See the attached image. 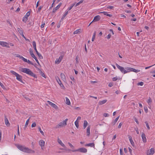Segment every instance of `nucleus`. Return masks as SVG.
I'll use <instances>...</instances> for the list:
<instances>
[{
  "label": "nucleus",
  "mask_w": 155,
  "mask_h": 155,
  "mask_svg": "<svg viewBox=\"0 0 155 155\" xmlns=\"http://www.w3.org/2000/svg\"><path fill=\"white\" fill-rule=\"evenodd\" d=\"M16 146L19 149L24 152L28 153H35L34 150L22 145L17 144H16Z\"/></svg>",
  "instance_id": "1"
},
{
  "label": "nucleus",
  "mask_w": 155,
  "mask_h": 155,
  "mask_svg": "<svg viewBox=\"0 0 155 155\" xmlns=\"http://www.w3.org/2000/svg\"><path fill=\"white\" fill-rule=\"evenodd\" d=\"M21 71L35 78H37L36 76L30 69L27 68H21Z\"/></svg>",
  "instance_id": "2"
},
{
  "label": "nucleus",
  "mask_w": 155,
  "mask_h": 155,
  "mask_svg": "<svg viewBox=\"0 0 155 155\" xmlns=\"http://www.w3.org/2000/svg\"><path fill=\"white\" fill-rule=\"evenodd\" d=\"M32 44L33 46V48H34V49L35 50L37 54L38 55V56L39 58L41 59H42L43 58V57L41 55V54L38 53V51H37V50L36 49V43L35 41H34L32 42Z\"/></svg>",
  "instance_id": "3"
},
{
  "label": "nucleus",
  "mask_w": 155,
  "mask_h": 155,
  "mask_svg": "<svg viewBox=\"0 0 155 155\" xmlns=\"http://www.w3.org/2000/svg\"><path fill=\"white\" fill-rule=\"evenodd\" d=\"M116 65L117 68L119 70H120L122 73H124V74L127 73V72L126 71V70L125 69V68H124V67L120 66L117 64H116Z\"/></svg>",
  "instance_id": "4"
},
{
  "label": "nucleus",
  "mask_w": 155,
  "mask_h": 155,
  "mask_svg": "<svg viewBox=\"0 0 155 155\" xmlns=\"http://www.w3.org/2000/svg\"><path fill=\"white\" fill-rule=\"evenodd\" d=\"M68 120V119L66 118L65 120L62 121V122H60L59 124V127H65L67 125V122Z\"/></svg>",
  "instance_id": "5"
},
{
  "label": "nucleus",
  "mask_w": 155,
  "mask_h": 155,
  "mask_svg": "<svg viewBox=\"0 0 155 155\" xmlns=\"http://www.w3.org/2000/svg\"><path fill=\"white\" fill-rule=\"evenodd\" d=\"M29 52L31 56L35 60L36 62L38 64H39L37 58L35 57V56L33 53V51L31 48H30L29 49Z\"/></svg>",
  "instance_id": "6"
},
{
  "label": "nucleus",
  "mask_w": 155,
  "mask_h": 155,
  "mask_svg": "<svg viewBox=\"0 0 155 155\" xmlns=\"http://www.w3.org/2000/svg\"><path fill=\"white\" fill-rule=\"evenodd\" d=\"M78 151H79V152L81 153H86L87 152V150L86 148H81L79 149L78 150H72L73 152H75Z\"/></svg>",
  "instance_id": "7"
},
{
  "label": "nucleus",
  "mask_w": 155,
  "mask_h": 155,
  "mask_svg": "<svg viewBox=\"0 0 155 155\" xmlns=\"http://www.w3.org/2000/svg\"><path fill=\"white\" fill-rule=\"evenodd\" d=\"M155 153L154 149L153 148H151L147 151V155H153Z\"/></svg>",
  "instance_id": "8"
},
{
  "label": "nucleus",
  "mask_w": 155,
  "mask_h": 155,
  "mask_svg": "<svg viewBox=\"0 0 155 155\" xmlns=\"http://www.w3.org/2000/svg\"><path fill=\"white\" fill-rule=\"evenodd\" d=\"M0 45H1L3 47H6L8 48H10L8 44L5 42L0 41Z\"/></svg>",
  "instance_id": "9"
},
{
  "label": "nucleus",
  "mask_w": 155,
  "mask_h": 155,
  "mask_svg": "<svg viewBox=\"0 0 155 155\" xmlns=\"http://www.w3.org/2000/svg\"><path fill=\"white\" fill-rule=\"evenodd\" d=\"M59 144L60 145H61V146H62L63 147L62 149L60 148V149L64 150H68V149H67V147L65 146L64 144L62 142L61 140H59Z\"/></svg>",
  "instance_id": "10"
},
{
  "label": "nucleus",
  "mask_w": 155,
  "mask_h": 155,
  "mask_svg": "<svg viewBox=\"0 0 155 155\" xmlns=\"http://www.w3.org/2000/svg\"><path fill=\"white\" fill-rule=\"evenodd\" d=\"M47 102L48 103V104L51 105L52 107L53 108H54L56 109H58L57 106L55 104L52 103L51 102L48 101H47Z\"/></svg>",
  "instance_id": "11"
},
{
  "label": "nucleus",
  "mask_w": 155,
  "mask_h": 155,
  "mask_svg": "<svg viewBox=\"0 0 155 155\" xmlns=\"http://www.w3.org/2000/svg\"><path fill=\"white\" fill-rule=\"evenodd\" d=\"M39 145L41 146V149L43 150V148L44 147L45 144V142L43 140H41L39 142Z\"/></svg>",
  "instance_id": "12"
},
{
  "label": "nucleus",
  "mask_w": 155,
  "mask_h": 155,
  "mask_svg": "<svg viewBox=\"0 0 155 155\" xmlns=\"http://www.w3.org/2000/svg\"><path fill=\"white\" fill-rule=\"evenodd\" d=\"M65 53L63 52H62L61 53L59 57V63L60 62L61 60H62L64 56V55Z\"/></svg>",
  "instance_id": "13"
},
{
  "label": "nucleus",
  "mask_w": 155,
  "mask_h": 155,
  "mask_svg": "<svg viewBox=\"0 0 155 155\" xmlns=\"http://www.w3.org/2000/svg\"><path fill=\"white\" fill-rule=\"evenodd\" d=\"M101 18V16L99 15H97L94 17L92 22H96L99 21Z\"/></svg>",
  "instance_id": "14"
},
{
  "label": "nucleus",
  "mask_w": 155,
  "mask_h": 155,
  "mask_svg": "<svg viewBox=\"0 0 155 155\" xmlns=\"http://www.w3.org/2000/svg\"><path fill=\"white\" fill-rule=\"evenodd\" d=\"M141 137L143 142L144 143H146L147 142V139L144 133H142Z\"/></svg>",
  "instance_id": "15"
},
{
  "label": "nucleus",
  "mask_w": 155,
  "mask_h": 155,
  "mask_svg": "<svg viewBox=\"0 0 155 155\" xmlns=\"http://www.w3.org/2000/svg\"><path fill=\"white\" fill-rule=\"evenodd\" d=\"M16 79L19 81L22 82V77L21 75H20L18 74H17V75L16 76Z\"/></svg>",
  "instance_id": "16"
},
{
  "label": "nucleus",
  "mask_w": 155,
  "mask_h": 155,
  "mask_svg": "<svg viewBox=\"0 0 155 155\" xmlns=\"http://www.w3.org/2000/svg\"><path fill=\"white\" fill-rule=\"evenodd\" d=\"M5 124L7 125V126H9L10 125V124L9 123L8 120V119L6 117L5 119Z\"/></svg>",
  "instance_id": "17"
},
{
  "label": "nucleus",
  "mask_w": 155,
  "mask_h": 155,
  "mask_svg": "<svg viewBox=\"0 0 155 155\" xmlns=\"http://www.w3.org/2000/svg\"><path fill=\"white\" fill-rule=\"evenodd\" d=\"M128 137L129 138V140L132 146H134V143L132 140V138L130 136H129Z\"/></svg>",
  "instance_id": "18"
},
{
  "label": "nucleus",
  "mask_w": 155,
  "mask_h": 155,
  "mask_svg": "<svg viewBox=\"0 0 155 155\" xmlns=\"http://www.w3.org/2000/svg\"><path fill=\"white\" fill-rule=\"evenodd\" d=\"M94 143H89L88 144H86L85 145V146H88V147H94Z\"/></svg>",
  "instance_id": "19"
},
{
  "label": "nucleus",
  "mask_w": 155,
  "mask_h": 155,
  "mask_svg": "<svg viewBox=\"0 0 155 155\" xmlns=\"http://www.w3.org/2000/svg\"><path fill=\"white\" fill-rule=\"evenodd\" d=\"M100 13H102L104 14V15L107 16H109L110 17H111L112 16V15L111 14H109L107 13V12H100Z\"/></svg>",
  "instance_id": "20"
},
{
  "label": "nucleus",
  "mask_w": 155,
  "mask_h": 155,
  "mask_svg": "<svg viewBox=\"0 0 155 155\" xmlns=\"http://www.w3.org/2000/svg\"><path fill=\"white\" fill-rule=\"evenodd\" d=\"M90 126H89L87 128V136H89L90 134Z\"/></svg>",
  "instance_id": "21"
},
{
  "label": "nucleus",
  "mask_w": 155,
  "mask_h": 155,
  "mask_svg": "<svg viewBox=\"0 0 155 155\" xmlns=\"http://www.w3.org/2000/svg\"><path fill=\"white\" fill-rule=\"evenodd\" d=\"M107 101V100H104L102 101H101L99 102L98 104L99 105H102L105 103H106Z\"/></svg>",
  "instance_id": "22"
},
{
  "label": "nucleus",
  "mask_w": 155,
  "mask_h": 155,
  "mask_svg": "<svg viewBox=\"0 0 155 155\" xmlns=\"http://www.w3.org/2000/svg\"><path fill=\"white\" fill-rule=\"evenodd\" d=\"M59 82H60V83L59 82V84L60 85V86L61 87V88L63 90H64L65 89V87L64 86L63 84L61 83V81H60V80L59 79Z\"/></svg>",
  "instance_id": "23"
},
{
  "label": "nucleus",
  "mask_w": 155,
  "mask_h": 155,
  "mask_svg": "<svg viewBox=\"0 0 155 155\" xmlns=\"http://www.w3.org/2000/svg\"><path fill=\"white\" fill-rule=\"evenodd\" d=\"M17 30L19 33H20L21 35H22L23 34V32L21 28H18Z\"/></svg>",
  "instance_id": "24"
},
{
  "label": "nucleus",
  "mask_w": 155,
  "mask_h": 155,
  "mask_svg": "<svg viewBox=\"0 0 155 155\" xmlns=\"http://www.w3.org/2000/svg\"><path fill=\"white\" fill-rule=\"evenodd\" d=\"M119 116L118 117L115 119L114 121L112 122L111 124L112 125H114L116 124V123L117 122L118 119H119Z\"/></svg>",
  "instance_id": "25"
},
{
  "label": "nucleus",
  "mask_w": 155,
  "mask_h": 155,
  "mask_svg": "<svg viewBox=\"0 0 155 155\" xmlns=\"http://www.w3.org/2000/svg\"><path fill=\"white\" fill-rule=\"evenodd\" d=\"M125 69L126 70L127 73L129 72L130 71H132V68L130 67H127L125 68Z\"/></svg>",
  "instance_id": "26"
},
{
  "label": "nucleus",
  "mask_w": 155,
  "mask_h": 155,
  "mask_svg": "<svg viewBox=\"0 0 155 155\" xmlns=\"http://www.w3.org/2000/svg\"><path fill=\"white\" fill-rule=\"evenodd\" d=\"M65 98L66 104L68 105H70L71 104V102H70L69 100L67 97H66Z\"/></svg>",
  "instance_id": "27"
},
{
  "label": "nucleus",
  "mask_w": 155,
  "mask_h": 155,
  "mask_svg": "<svg viewBox=\"0 0 155 155\" xmlns=\"http://www.w3.org/2000/svg\"><path fill=\"white\" fill-rule=\"evenodd\" d=\"M81 29H77L74 32L73 34H79L81 32Z\"/></svg>",
  "instance_id": "28"
},
{
  "label": "nucleus",
  "mask_w": 155,
  "mask_h": 155,
  "mask_svg": "<svg viewBox=\"0 0 155 155\" xmlns=\"http://www.w3.org/2000/svg\"><path fill=\"white\" fill-rule=\"evenodd\" d=\"M88 123L87 121L85 120L84 121L83 127L84 129H85L88 124Z\"/></svg>",
  "instance_id": "29"
},
{
  "label": "nucleus",
  "mask_w": 155,
  "mask_h": 155,
  "mask_svg": "<svg viewBox=\"0 0 155 155\" xmlns=\"http://www.w3.org/2000/svg\"><path fill=\"white\" fill-rule=\"evenodd\" d=\"M61 78L64 81L65 80H66L65 76L64 74H61Z\"/></svg>",
  "instance_id": "30"
},
{
  "label": "nucleus",
  "mask_w": 155,
  "mask_h": 155,
  "mask_svg": "<svg viewBox=\"0 0 155 155\" xmlns=\"http://www.w3.org/2000/svg\"><path fill=\"white\" fill-rule=\"evenodd\" d=\"M39 71V72L40 73V74H41V75L43 77L45 78H46V77L45 76V74H44V73H43L41 70H40V69H38Z\"/></svg>",
  "instance_id": "31"
},
{
  "label": "nucleus",
  "mask_w": 155,
  "mask_h": 155,
  "mask_svg": "<svg viewBox=\"0 0 155 155\" xmlns=\"http://www.w3.org/2000/svg\"><path fill=\"white\" fill-rule=\"evenodd\" d=\"M30 118V117H29V118L26 121V123L25 124V127H27L29 123V122Z\"/></svg>",
  "instance_id": "32"
},
{
  "label": "nucleus",
  "mask_w": 155,
  "mask_h": 155,
  "mask_svg": "<svg viewBox=\"0 0 155 155\" xmlns=\"http://www.w3.org/2000/svg\"><path fill=\"white\" fill-rule=\"evenodd\" d=\"M140 70H137L135 68H132V71H133V72H134L135 73H137V72H140Z\"/></svg>",
  "instance_id": "33"
},
{
  "label": "nucleus",
  "mask_w": 155,
  "mask_h": 155,
  "mask_svg": "<svg viewBox=\"0 0 155 155\" xmlns=\"http://www.w3.org/2000/svg\"><path fill=\"white\" fill-rule=\"evenodd\" d=\"M140 70H137L135 68H132V71H133V72H134L135 73H137V72H140Z\"/></svg>",
  "instance_id": "34"
},
{
  "label": "nucleus",
  "mask_w": 155,
  "mask_h": 155,
  "mask_svg": "<svg viewBox=\"0 0 155 155\" xmlns=\"http://www.w3.org/2000/svg\"><path fill=\"white\" fill-rule=\"evenodd\" d=\"M10 72L12 73V75H14L16 76L17 74H18L16 73L15 72L13 71H11Z\"/></svg>",
  "instance_id": "35"
},
{
  "label": "nucleus",
  "mask_w": 155,
  "mask_h": 155,
  "mask_svg": "<svg viewBox=\"0 0 155 155\" xmlns=\"http://www.w3.org/2000/svg\"><path fill=\"white\" fill-rule=\"evenodd\" d=\"M75 5V4L74 3L72 4V5H71V6H70L69 8H68L67 10L68 11L71 10L73 7Z\"/></svg>",
  "instance_id": "36"
},
{
  "label": "nucleus",
  "mask_w": 155,
  "mask_h": 155,
  "mask_svg": "<svg viewBox=\"0 0 155 155\" xmlns=\"http://www.w3.org/2000/svg\"><path fill=\"white\" fill-rule=\"evenodd\" d=\"M38 129L40 131V133L42 134V135L44 136V132L41 130V128L40 127H38Z\"/></svg>",
  "instance_id": "37"
},
{
  "label": "nucleus",
  "mask_w": 155,
  "mask_h": 155,
  "mask_svg": "<svg viewBox=\"0 0 155 155\" xmlns=\"http://www.w3.org/2000/svg\"><path fill=\"white\" fill-rule=\"evenodd\" d=\"M95 35H96V31H95L94 33V34H93V36H92V41H94V40Z\"/></svg>",
  "instance_id": "38"
},
{
  "label": "nucleus",
  "mask_w": 155,
  "mask_h": 155,
  "mask_svg": "<svg viewBox=\"0 0 155 155\" xmlns=\"http://www.w3.org/2000/svg\"><path fill=\"white\" fill-rule=\"evenodd\" d=\"M78 121L77 120H76L75 122V124L76 126V127L78 128L79 127V125H78Z\"/></svg>",
  "instance_id": "39"
},
{
  "label": "nucleus",
  "mask_w": 155,
  "mask_h": 155,
  "mask_svg": "<svg viewBox=\"0 0 155 155\" xmlns=\"http://www.w3.org/2000/svg\"><path fill=\"white\" fill-rule=\"evenodd\" d=\"M30 15V12H28L26 13V14L24 17L28 18V17Z\"/></svg>",
  "instance_id": "40"
},
{
  "label": "nucleus",
  "mask_w": 155,
  "mask_h": 155,
  "mask_svg": "<svg viewBox=\"0 0 155 155\" xmlns=\"http://www.w3.org/2000/svg\"><path fill=\"white\" fill-rule=\"evenodd\" d=\"M36 126V124L35 122L33 123L31 125V127H35Z\"/></svg>",
  "instance_id": "41"
},
{
  "label": "nucleus",
  "mask_w": 155,
  "mask_h": 155,
  "mask_svg": "<svg viewBox=\"0 0 155 155\" xmlns=\"http://www.w3.org/2000/svg\"><path fill=\"white\" fill-rule=\"evenodd\" d=\"M28 18L25 17H24L23 18V19H22V21L25 22H26V21H27V20H28Z\"/></svg>",
  "instance_id": "42"
},
{
  "label": "nucleus",
  "mask_w": 155,
  "mask_h": 155,
  "mask_svg": "<svg viewBox=\"0 0 155 155\" xmlns=\"http://www.w3.org/2000/svg\"><path fill=\"white\" fill-rule=\"evenodd\" d=\"M145 123L146 125V126L147 129L149 130L150 129V127L147 121H146L145 122Z\"/></svg>",
  "instance_id": "43"
},
{
  "label": "nucleus",
  "mask_w": 155,
  "mask_h": 155,
  "mask_svg": "<svg viewBox=\"0 0 155 155\" xmlns=\"http://www.w3.org/2000/svg\"><path fill=\"white\" fill-rule=\"evenodd\" d=\"M58 5L56 6V7L55 8H54L53 9V12H55L57 10V9H58Z\"/></svg>",
  "instance_id": "44"
},
{
  "label": "nucleus",
  "mask_w": 155,
  "mask_h": 155,
  "mask_svg": "<svg viewBox=\"0 0 155 155\" xmlns=\"http://www.w3.org/2000/svg\"><path fill=\"white\" fill-rule=\"evenodd\" d=\"M152 102V100H151V98H150V97H149L148 100V101H147V103H148V104H150V103H151V102Z\"/></svg>",
  "instance_id": "45"
},
{
  "label": "nucleus",
  "mask_w": 155,
  "mask_h": 155,
  "mask_svg": "<svg viewBox=\"0 0 155 155\" xmlns=\"http://www.w3.org/2000/svg\"><path fill=\"white\" fill-rule=\"evenodd\" d=\"M143 83L142 82H141L139 83H138L137 84V85H140L141 86H143Z\"/></svg>",
  "instance_id": "46"
},
{
  "label": "nucleus",
  "mask_w": 155,
  "mask_h": 155,
  "mask_svg": "<svg viewBox=\"0 0 155 155\" xmlns=\"http://www.w3.org/2000/svg\"><path fill=\"white\" fill-rule=\"evenodd\" d=\"M0 85L1 86V87L4 89H5V88L4 85H3V84L1 83V82L0 81Z\"/></svg>",
  "instance_id": "47"
},
{
  "label": "nucleus",
  "mask_w": 155,
  "mask_h": 155,
  "mask_svg": "<svg viewBox=\"0 0 155 155\" xmlns=\"http://www.w3.org/2000/svg\"><path fill=\"white\" fill-rule=\"evenodd\" d=\"M27 62L29 64H32V65H33V63L32 62H31V61H30L29 60H27Z\"/></svg>",
  "instance_id": "48"
},
{
  "label": "nucleus",
  "mask_w": 155,
  "mask_h": 155,
  "mask_svg": "<svg viewBox=\"0 0 155 155\" xmlns=\"http://www.w3.org/2000/svg\"><path fill=\"white\" fill-rule=\"evenodd\" d=\"M21 58V59L23 60L24 62H27V60L26 59L24 58L23 57H22Z\"/></svg>",
  "instance_id": "49"
},
{
  "label": "nucleus",
  "mask_w": 155,
  "mask_h": 155,
  "mask_svg": "<svg viewBox=\"0 0 155 155\" xmlns=\"http://www.w3.org/2000/svg\"><path fill=\"white\" fill-rule=\"evenodd\" d=\"M117 79V77H115L112 78V80L113 81H115Z\"/></svg>",
  "instance_id": "50"
},
{
  "label": "nucleus",
  "mask_w": 155,
  "mask_h": 155,
  "mask_svg": "<svg viewBox=\"0 0 155 155\" xmlns=\"http://www.w3.org/2000/svg\"><path fill=\"white\" fill-rule=\"evenodd\" d=\"M103 116L105 117H107L109 116V115L107 113H104L103 114Z\"/></svg>",
  "instance_id": "51"
},
{
  "label": "nucleus",
  "mask_w": 155,
  "mask_h": 155,
  "mask_svg": "<svg viewBox=\"0 0 155 155\" xmlns=\"http://www.w3.org/2000/svg\"><path fill=\"white\" fill-rule=\"evenodd\" d=\"M120 155H123V150L122 149H120Z\"/></svg>",
  "instance_id": "52"
},
{
  "label": "nucleus",
  "mask_w": 155,
  "mask_h": 155,
  "mask_svg": "<svg viewBox=\"0 0 155 155\" xmlns=\"http://www.w3.org/2000/svg\"><path fill=\"white\" fill-rule=\"evenodd\" d=\"M144 110H145V112H146V113H147L148 111V109H147V107H144Z\"/></svg>",
  "instance_id": "53"
},
{
  "label": "nucleus",
  "mask_w": 155,
  "mask_h": 155,
  "mask_svg": "<svg viewBox=\"0 0 155 155\" xmlns=\"http://www.w3.org/2000/svg\"><path fill=\"white\" fill-rule=\"evenodd\" d=\"M22 36L25 39V40L28 41H29V39H27L26 37H25L24 35V34H22Z\"/></svg>",
  "instance_id": "54"
},
{
  "label": "nucleus",
  "mask_w": 155,
  "mask_h": 155,
  "mask_svg": "<svg viewBox=\"0 0 155 155\" xmlns=\"http://www.w3.org/2000/svg\"><path fill=\"white\" fill-rule=\"evenodd\" d=\"M16 57H18L20 59H21L22 58H22L23 57L21 56H20V55H19V54H17L16 55Z\"/></svg>",
  "instance_id": "55"
},
{
  "label": "nucleus",
  "mask_w": 155,
  "mask_h": 155,
  "mask_svg": "<svg viewBox=\"0 0 155 155\" xmlns=\"http://www.w3.org/2000/svg\"><path fill=\"white\" fill-rule=\"evenodd\" d=\"M114 8V7L113 6H110L107 7V8L112 9H113Z\"/></svg>",
  "instance_id": "56"
},
{
  "label": "nucleus",
  "mask_w": 155,
  "mask_h": 155,
  "mask_svg": "<svg viewBox=\"0 0 155 155\" xmlns=\"http://www.w3.org/2000/svg\"><path fill=\"white\" fill-rule=\"evenodd\" d=\"M122 125V124L121 123H120L119 124V125L118 126V128H120L121 127Z\"/></svg>",
  "instance_id": "57"
},
{
  "label": "nucleus",
  "mask_w": 155,
  "mask_h": 155,
  "mask_svg": "<svg viewBox=\"0 0 155 155\" xmlns=\"http://www.w3.org/2000/svg\"><path fill=\"white\" fill-rule=\"evenodd\" d=\"M42 8V6H41L40 7H39V8H38V12H40V11L41 9Z\"/></svg>",
  "instance_id": "58"
},
{
  "label": "nucleus",
  "mask_w": 155,
  "mask_h": 155,
  "mask_svg": "<svg viewBox=\"0 0 155 155\" xmlns=\"http://www.w3.org/2000/svg\"><path fill=\"white\" fill-rule=\"evenodd\" d=\"M128 149H129V151L130 152V154L131 155L132 154V150L129 147H128Z\"/></svg>",
  "instance_id": "59"
},
{
  "label": "nucleus",
  "mask_w": 155,
  "mask_h": 155,
  "mask_svg": "<svg viewBox=\"0 0 155 155\" xmlns=\"http://www.w3.org/2000/svg\"><path fill=\"white\" fill-rule=\"evenodd\" d=\"M113 84L112 83H110L108 84V86L110 87H111L113 86Z\"/></svg>",
  "instance_id": "60"
},
{
  "label": "nucleus",
  "mask_w": 155,
  "mask_h": 155,
  "mask_svg": "<svg viewBox=\"0 0 155 155\" xmlns=\"http://www.w3.org/2000/svg\"><path fill=\"white\" fill-rule=\"evenodd\" d=\"M134 120H135V122L137 123L138 124L139 123V122L138 121L137 119L136 118H134Z\"/></svg>",
  "instance_id": "61"
},
{
  "label": "nucleus",
  "mask_w": 155,
  "mask_h": 155,
  "mask_svg": "<svg viewBox=\"0 0 155 155\" xmlns=\"http://www.w3.org/2000/svg\"><path fill=\"white\" fill-rule=\"evenodd\" d=\"M111 37V35L110 34H109L107 36V38L108 39H109Z\"/></svg>",
  "instance_id": "62"
},
{
  "label": "nucleus",
  "mask_w": 155,
  "mask_h": 155,
  "mask_svg": "<svg viewBox=\"0 0 155 155\" xmlns=\"http://www.w3.org/2000/svg\"><path fill=\"white\" fill-rule=\"evenodd\" d=\"M68 144H69V145L70 146V147H73V145H72V144L71 143H70L69 142L68 143Z\"/></svg>",
  "instance_id": "63"
},
{
  "label": "nucleus",
  "mask_w": 155,
  "mask_h": 155,
  "mask_svg": "<svg viewBox=\"0 0 155 155\" xmlns=\"http://www.w3.org/2000/svg\"><path fill=\"white\" fill-rule=\"evenodd\" d=\"M81 117H78L77 118V120H76L78 121V120H81Z\"/></svg>",
  "instance_id": "64"
}]
</instances>
